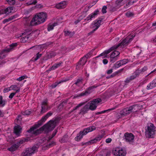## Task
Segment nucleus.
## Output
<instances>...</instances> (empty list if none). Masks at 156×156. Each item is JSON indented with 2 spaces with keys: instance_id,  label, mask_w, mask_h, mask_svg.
Segmentation results:
<instances>
[{
  "instance_id": "a18cd8bd",
  "label": "nucleus",
  "mask_w": 156,
  "mask_h": 156,
  "mask_svg": "<svg viewBox=\"0 0 156 156\" xmlns=\"http://www.w3.org/2000/svg\"><path fill=\"white\" fill-rule=\"evenodd\" d=\"M107 9V7L106 6H104L103 7L102 11V12L103 13H105L106 12V10Z\"/></svg>"
},
{
  "instance_id": "5701e85b",
  "label": "nucleus",
  "mask_w": 156,
  "mask_h": 156,
  "mask_svg": "<svg viewBox=\"0 0 156 156\" xmlns=\"http://www.w3.org/2000/svg\"><path fill=\"white\" fill-rule=\"evenodd\" d=\"M18 144H16L12 145L10 147L8 148L7 150L11 152H13L16 151L19 147V145Z\"/></svg>"
},
{
  "instance_id": "ea45409f",
  "label": "nucleus",
  "mask_w": 156,
  "mask_h": 156,
  "mask_svg": "<svg viewBox=\"0 0 156 156\" xmlns=\"http://www.w3.org/2000/svg\"><path fill=\"white\" fill-rule=\"evenodd\" d=\"M67 140V136H65L62 138L61 139L60 141L61 143H63L66 142Z\"/></svg>"
},
{
  "instance_id": "c85d7f7f",
  "label": "nucleus",
  "mask_w": 156,
  "mask_h": 156,
  "mask_svg": "<svg viewBox=\"0 0 156 156\" xmlns=\"http://www.w3.org/2000/svg\"><path fill=\"white\" fill-rule=\"evenodd\" d=\"M16 18V16H13L9 17L8 18L6 19H5L3 21V23H6L8 22L11 21L13 19H15Z\"/></svg>"
},
{
  "instance_id": "2f4dec72",
  "label": "nucleus",
  "mask_w": 156,
  "mask_h": 156,
  "mask_svg": "<svg viewBox=\"0 0 156 156\" xmlns=\"http://www.w3.org/2000/svg\"><path fill=\"white\" fill-rule=\"evenodd\" d=\"M41 54H40L39 53H38L34 57H33V58H32V60L34 61H36L41 57Z\"/></svg>"
},
{
  "instance_id": "e433bc0d",
  "label": "nucleus",
  "mask_w": 156,
  "mask_h": 156,
  "mask_svg": "<svg viewBox=\"0 0 156 156\" xmlns=\"http://www.w3.org/2000/svg\"><path fill=\"white\" fill-rule=\"evenodd\" d=\"M37 3L36 0H34L33 1H31L29 2H28L26 4L28 5H35Z\"/></svg>"
},
{
  "instance_id": "680f3d73",
  "label": "nucleus",
  "mask_w": 156,
  "mask_h": 156,
  "mask_svg": "<svg viewBox=\"0 0 156 156\" xmlns=\"http://www.w3.org/2000/svg\"><path fill=\"white\" fill-rule=\"evenodd\" d=\"M107 111V110H104L103 111H102L99 112V114L103 113H105Z\"/></svg>"
},
{
  "instance_id": "aec40b11",
  "label": "nucleus",
  "mask_w": 156,
  "mask_h": 156,
  "mask_svg": "<svg viewBox=\"0 0 156 156\" xmlns=\"http://www.w3.org/2000/svg\"><path fill=\"white\" fill-rule=\"evenodd\" d=\"M102 137V136H99L89 141L88 142V144H91L96 143L99 141Z\"/></svg>"
},
{
  "instance_id": "7c9ffc66",
  "label": "nucleus",
  "mask_w": 156,
  "mask_h": 156,
  "mask_svg": "<svg viewBox=\"0 0 156 156\" xmlns=\"http://www.w3.org/2000/svg\"><path fill=\"white\" fill-rule=\"evenodd\" d=\"M6 12V14H8L12 12L13 10V7H9L5 9Z\"/></svg>"
},
{
  "instance_id": "58836bf2",
  "label": "nucleus",
  "mask_w": 156,
  "mask_h": 156,
  "mask_svg": "<svg viewBox=\"0 0 156 156\" xmlns=\"http://www.w3.org/2000/svg\"><path fill=\"white\" fill-rule=\"evenodd\" d=\"M26 141L25 140H24L23 139H21L16 144H18V145H19V147L20 146V145L21 144H22L23 143L25 142V141Z\"/></svg>"
},
{
  "instance_id": "6e6552de",
  "label": "nucleus",
  "mask_w": 156,
  "mask_h": 156,
  "mask_svg": "<svg viewBox=\"0 0 156 156\" xmlns=\"http://www.w3.org/2000/svg\"><path fill=\"white\" fill-rule=\"evenodd\" d=\"M101 101V99L97 98L90 101L87 103L90 110H95L98 105Z\"/></svg>"
},
{
  "instance_id": "864d4df0",
  "label": "nucleus",
  "mask_w": 156,
  "mask_h": 156,
  "mask_svg": "<svg viewBox=\"0 0 156 156\" xmlns=\"http://www.w3.org/2000/svg\"><path fill=\"white\" fill-rule=\"evenodd\" d=\"M57 133V130H55L53 132V134L52 135V136L51 138H50L49 139H51L52 137H53L55 135V134H56V133Z\"/></svg>"
},
{
  "instance_id": "6ab92c4d",
  "label": "nucleus",
  "mask_w": 156,
  "mask_h": 156,
  "mask_svg": "<svg viewBox=\"0 0 156 156\" xmlns=\"http://www.w3.org/2000/svg\"><path fill=\"white\" fill-rule=\"evenodd\" d=\"M22 35L23 37L20 39V41L21 42L24 43L28 41L30 34H26L25 33H23Z\"/></svg>"
},
{
  "instance_id": "f8f14e48",
  "label": "nucleus",
  "mask_w": 156,
  "mask_h": 156,
  "mask_svg": "<svg viewBox=\"0 0 156 156\" xmlns=\"http://www.w3.org/2000/svg\"><path fill=\"white\" fill-rule=\"evenodd\" d=\"M124 136L126 141L130 144L133 142L134 136L132 133H126L125 134Z\"/></svg>"
},
{
  "instance_id": "393cba45",
  "label": "nucleus",
  "mask_w": 156,
  "mask_h": 156,
  "mask_svg": "<svg viewBox=\"0 0 156 156\" xmlns=\"http://www.w3.org/2000/svg\"><path fill=\"white\" fill-rule=\"evenodd\" d=\"M57 25V23H49L48 25L47 28L48 30L49 31L52 30L54 29V27Z\"/></svg>"
},
{
  "instance_id": "bf43d9fd",
  "label": "nucleus",
  "mask_w": 156,
  "mask_h": 156,
  "mask_svg": "<svg viewBox=\"0 0 156 156\" xmlns=\"http://www.w3.org/2000/svg\"><path fill=\"white\" fill-rule=\"evenodd\" d=\"M70 33L69 31H65V34L66 36H67V35H69Z\"/></svg>"
},
{
  "instance_id": "6e6d98bb",
  "label": "nucleus",
  "mask_w": 156,
  "mask_h": 156,
  "mask_svg": "<svg viewBox=\"0 0 156 156\" xmlns=\"http://www.w3.org/2000/svg\"><path fill=\"white\" fill-rule=\"evenodd\" d=\"M102 62L104 64L106 65L108 63V61L107 59H105L103 60Z\"/></svg>"
},
{
  "instance_id": "79ce46f5",
  "label": "nucleus",
  "mask_w": 156,
  "mask_h": 156,
  "mask_svg": "<svg viewBox=\"0 0 156 156\" xmlns=\"http://www.w3.org/2000/svg\"><path fill=\"white\" fill-rule=\"evenodd\" d=\"M11 90V89L10 86L9 87L4 88L3 90V92L4 93H6Z\"/></svg>"
},
{
  "instance_id": "4468645a",
  "label": "nucleus",
  "mask_w": 156,
  "mask_h": 156,
  "mask_svg": "<svg viewBox=\"0 0 156 156\" xmlns=\"http://www.w3.org/2000/svg\"><path fill=\"white\" fill-rule=\"evenodd\" d=\"M41 113L43 114L47 111L48 110L50 109V108L48 107L47 105V101L45 100L43 101L41 104Z\"/></svg>"
},
{
  "instance_id": "4be33fe9",
  "label": "nucleus",
  "mask_w": 156,
  "mask_h": 156,
  "mask_svg": "<svg viewBox=\"0 0 156 156\" xmlns=\"http://www.w3.org/2000/svg\"><path fill=\"white\" fill-rule=\"evenodd\" d=\"M63 63L62 62H60L58 63H57L54 65L48 70V71H50L51 70H54L57 68L60 67L62 66Z\"/></svg>"
},
{
  "instance_id": "f3484780",
  "label": "nucleus",
  "mask_w": 156,
  "mask_h": 156,
  "mask_svg": "<svg viewBox=\"0 0 156 156\" xmlns=\"http://www.w3.org/2000/svg\"><path fill=\"white\" fill-rule=\"evenodd\" d=\"M156 87V78L148 84L147 87V89L148 90L153 89Z\"/></svg>"
},
{
  "instance_id": "052dcab7",
  "label": "nucleus",
  "mask_w": 156,
  "mask_h": 156,
  "mask_svg": "<svg viewBox=\"0 0 156 156\" xmlns=\"http://www.w3.org/2000/svg\"><path fill=\"white\" fill-rule=\"evenodd\" d=\"M156 71V68L154 70L152 71L150 73H149L147 76L146 77H147V76H149L150 74L153 73L154 72Z\"/></svg>"
},
{
  "instance_id": "2eb2a0df",
  "label": "nucleus",
  "mask_w": 156,
  "mask_h": 156,
  "mask_svg": "<svg viewBox=\"0 0 156 156\" xmlns=\"http://www.w3.org/2000/svg\"><path fill=\"white\" fill-rule=\"evenodd\" d=\"M119 51H115L111 53L110 55V61L114 62L118 59V57L119 55Z\"/></svg>"
},
{
  "instance_id": "9d476101",
  "label": "nucleus",
  "mask_w": 156,
  "mask_h": 156,
  "mask_svg": "<svg viewBox=\"0 0 156 156\" xmlns=\"http://www.w3.org/2000/svg\"><path fill=\"white\" fill-rule=\"evenodd\" d=\"M38 147L34 146L32 147L27 149L22 154V156H31L37 151Z\"/></svg>"
},
{
  "instance_id": "4c0bfd02",
  "label": "nucleus",
  "mask_w": 156,
  "mask_h": 156,
  "mask_svg": "<svg viewBox=\"0 0 156 156\" xmlns=\"http://www.w3.org/2000/svg\"><path fill=\"white\" fill-rule=\"evenodd\" d=\"M134 77L133 76H131L129 78H128L126 79V80H125V81L126 83H128L130 81L134 79Z\"/></svg>"
},
{
  "instance_id": "e2e57ef3",
  "label": "nucleus",
  "mask_w": 156,
  "mask_h": 156,
  "mask_svg": "<svg viewBox=\"0 0 156 156\" xmlns=\"http://www.w3.org/2000/svg\"><path fill=\"white\" fill-rule=\"evenodd\" d=\"M82 18H81V19H80L79 20H77V21H75V24H77L78 23L80 22V21L81 20V19H82Z\"/></svg>"
},
{
  "instance_id": "37998d69",
  "label": "nucleus",
  "mask_w": 156,
  "mask_h": 156,
  "mask_svg": "<svg viewBox=\"0 0 156 156\" xmlns=\"http://www.w3.org/2000/svg\"><path fill=\"white\" fill-rule=\"evenodd\" d=\"M31 113V112L29 110H27L23 113V114L24 115H29Z\"/></svg>"
},
{
  "instance_id": "bb28decb",
  "label": "nucleus",
  "mask_w": 156,
  "mask_h": 156,
  "mask_svg": "<svg viewBox=\"0 0 156 156\" xmlns=\"http://www.w3.org/2000/svg\"><path fill=\"white\" fill-rule=\"evenodd\" d=\"M132 108V112H137L140 109V106L137 105H136L131 106Z\"/></svg>"
},
{
  "instance_id": "5fc2aeb1",
  "label": "nucleus",
  "mask_w": 156,
  "mask_h": 156,
  "mask_svg": "<svg viewBox=\"0 0 156 156\" xmlns=\"http://www.w3.org/2000/svg\"><path fill=\"white\" fill-rule=\"evenodd\" d=\"M112 141V139L110 138H108L106 140V142L107 143H110Z\"/></svg>"
},
{
  "instance_id": "72a5a7b5",
  "label": "nucleus",
  "mask_w": 156,
  "mask_h": 156,
  "mask_svg": "<svg viewBox=\"0 0 156 156\" xmlns=\"http://www.w3.org/2000/svg\"><path fill=\"white\" fill-rule=\"evenodd\" d=\"M5 101L2 100V96H0V106H4L5 105Z\"/></svg>"
},
{
  "instance_id": "20e7f679",
  "label": "nucleus",
  "mask_w": 156,
  "mask_h": 156,
  "mask_svg": "<svg viewBox=\"0 0 156 156\" xmlns=\"http://www.w3.org/2000/svg\"><path fill=\"white\" fill-rule=\"evenodd\" d=\"M52 115V113L51 112H48L45 115L43 116L41 119L38 122L35 124L33 126L31 127L30 129L28 131V132L32 134L35 135V132L37 131V130H38L37 128L44 122L47 119Z\"/></svg>"
},
{
  "instance_id": "1a4fd4ad",
  "label": "nucleus",
  "mask_w": 156,
  "mask_h": 156,
  "mask_svg": "<svg viewBox=\"0 0 156 156\" xmlns=\"http://www.w3.org/2000/svg\"><path fill=\"white\" fill-rule=\"evenodd\" d=\"M91 54V53L89 52L85 56L81 58L80 62L78 63V64L76 66V69H79L80 68H82L83 66L86 63L87 61V58H90Z\"/></svg>"
},
{
  "instance_id": "cd10ccee",
  "label": "nucleus",
  "mask_w": 156,
  "mask_h": 156,
  "mask_svg": "<svg viewBox=\"0 0 156 156\" xmlns=\"http://www.w3.org/2000/svg\"><path fill=\"white\" fill-rule=\"evenodd\" d=\"M84 103L82 102L78 104L76 106L74 107L72 110H71V112H75L79 108L84 104Z\"/></svg>"
},
{
  "instance_id": "f704fd0d",
  "label": "nucleus",
  "mask_w": 156,
  "mask_h": 156,
  "mask_svg": "<svg viewBox=\"0 0 156 156\" xmlns=\"http://www.w3.org/2000/svg\"><path fill=\"white\" fill-rule=\"evenodd\" d=\"M27 78V76L26 75H24L23 76H21L19 77V78L16 79V80L19 81H21L25 79H26Z\"/></svg>"
},
{
  "instance_id": "dca6fc26",
  "label": "nucleus",
  "mask_w": 156,
  "mask_h": 156,
  "mask_svg": "<svg viewBox=\"0 0 156 156\" xmlns=\"http://www.w3.org/2000/svg\"><path fill=\"white\" fill-rule=\"evenodd\" d=\"M67 5V2L65 1H63L56 4L55 5V7L58 9H62L66 8Z\"/></svg>"
},
{
  "instance_id": "c03bdc74",
  "label": "nucleus",
  "mask_w": 156,
  "mask_h": 156,
  "mask_svg": "<svg viewBox=\"0 0 156 156\" xmlns=\"http://www.w3.org/2000/svg\"><path fill=\"white\" fill-rule=\"evenodd\" d=\"M120 62L122 63V65H125L127 63L128 60L127 59H124L123 60H120Z\"/></svg>"
},
{
  "instance_id": "b1692460",
  "label": "nucleus",
  "mask_w": 156,
  "mask_h": 156,
  "mask_svg": "<svg viewBox=\"0 0 156 156\" xmlns=\"http://www.w3.org/2000/svg\"><path fill=\"white\" fill-rule=\"evenodd\" d=\"M11 90L15 91V93H17L20 92V87L16 85H12L10 86Z\"/></svg>"
},
{
  "instance_id": "8fccbe9b",
  "label": "nucleus",
  "mask_w": 156,
  "mask_h": 156,
  "mask_svg": "<svg viewBox=\"0 0 156 156\" xmlns=\"http://www.w3.org/2000/svg\"><path fill=\"white\" fill-rule=\"evenodd\" d=\"M126 16L128 17H131L133 16V14L131 12H127L126 13Z\"/></svg>"
},
{
  "instance_id": "c9c22d12",
  "label": "nucleus",
  "mask_w": 156,
  "mask_h": 156,
  "mask_svg": "<svg viewBox=\"0 0 156 156\" xmlns=\"http://www.w3.org/2000/svg\"><path fill=\"white\" fill-rule=\"evenodd\" d=\"M109 154V153L107 154L106 151H103L100 153L99 156H108Z\"/></svg>"
},
{
  "instance_id": "3c124183",
  "label": "nucleus",
  "mask_w": 156,
  "mask_h": 156,
  "mask_svg": "<svg viewBox=\"0 0 156 156\" xmlns=\"http://www.w3.org/2000/svg\"><path fill=\"white\" fill-rule=\"evenodd\" d=\"M61 82L60 81V82H58V83H56L55 84L53 85H52L51 86L52 87V88H55V87H56L57 86V85L59 84Z\"/></svg>"
},
{
  "instance_id": "a19ab883",
  "label": "nucleus",
  "mask_w": 156,
  "mask_h": 156,
  "mask_svg": "<svg viewBox=\"0 0 156 156\" xmlns=\"http://www.w3.org/2000/svg\"><path fill=\"white\" fill-rule=\"evenodd\" d=\"M8 3L10 5H13L15 3V0H6Z\"/></svg>"
},
{
  "instance_id": "412c9836",
  "label": "nucleus",
  "mask_w": 156,
  "mask_h": 156,
  "mask_svg": "<svg viewBox=\"0 0 156 156\" xmlns=\"http://www.w3.org/2000/svg\"><path fill=\"white\" fill-rule=\"evenodd\" d=\"M132 108L131 107L129 108H125L123 109L121 112V114L123 115H127L132 112Z\"/></svg>"
},
{
  "instance_id": "9b49d317",
  "label": "nucleus",
  "mask_w": 156,
  "mask_h": 156,
  "mask_svg": "<svg viewBox=\"0 0 156 156\" xmlns=\"http://www.w3.org/2000/svg\"><path fill=\"white\" fill-rule=\"evenodd\" d=\"M101 21L99 20L93 22L91 24L90 27L93 29L89 33V34L90 35L93 33L99 28L101 25Z\"/></svg>"
},
{
  "instance_id": "0e129e2a",
  "label": "nucleus",
  "mask_w": 156,
  "mask_h": 156,
  "mask_svg": "<svg viewBox=\"0 0 156 156\" xmlns=\"http://www.w3.org/2000/svg\"><path fill=\"white\" fill-rule=\"evenodd\" d=\"M114 76V75H111L110 76H108L107 77V78H111V77H112Z\"/></svg>"
},
{
  "instance_id": "39448f33",
  "label": "nucleus",
  "mask_w": 156,
  "mask_h": 156,
  "mask_svg": "<svg viewBox=\"0 0 156 156\" xmlns=\"http://www.w3.org/2000/svg\"><path fill=\"white\" fill-rule=\"evenodd\" d=\"M145 129L147 137L148 138H153L156 131V127L152 123L148 122L146 126Z\"/></svg>"
},
{
  "instance_id": "f03ea898",
  "label": "nucleus",
  "mask_w": 156,
  "mask_h": 156,
  "mask_svg": "<svg viewBox=\"0 0 156 156\" xmlns=\"http://www.w3.org/2000/svg\"><path fill=\"white\" fill-rule=\"evenodd\" d=\"M48 16L45 12H40L34 16L30 22L31 26H34L43 23L47 19Z\"/></svg>"
},
{
  "instance_id": "7ed1b4c3",
  "label": "nucleus",
  "mask_w": 156,
  "mask_h": 156,
  "mask_svg": "<svg viewBox=\"0 0 156 156\" xmlns=\"http://www.w3.org/2000/svg\"><path fill=\"white\" fill-rule=\"evenodd\" d=\"M56 125V121L51 120L42 127L38 129V130H37V131L35 132V135H38L43 131L45 132L52 130L55 127Z\"/></svg>"
},
{
  "instance_id": "603ef678",
  "label": "nucleus",
  "mask_w": 156,
  "mask_h": 156,
  "mask_svg": "<svg viewBox=\"0 0 156 156\" xmlns=\"http://www.w3.org/2000/svg\"><path fill=\"white\" fill-rule=\"evenodd\" d=\"M113 72V70L112 69H111L109 70H108L106 73L108 74H111Z\"/></svg>"
},
{
  "instance_id": "0eeeda50",
  "label": "nucleus",
  "mask_w": 156,
  "mask_h": 156,
  "mask_svg": "<svg viewBox=\"0 0 156 156\" xmlns=\"http://www.w3.org/2000/svg\"><path fill=\"white\" fill-rule=\"evenodd\" d=\"M112 152L115 156H125L126 154V151L125 149L121 147L115 148Z\"/></svg>"
},
{
  "instance_id": "423d86ee",
  "label": "nucleus",
  "mask_w": 156,
  "mask_h": 156,
  "mask_svg": "<svg viewBox=\"0 0 156 156\" xmlns=\"http://www.w3.org/2000/svg\"><path fill=\"white\" fill-rule=\"evenodd\" d=\"M96 129V127L94 126L89 127L83 130V131H80L75 138V140L78 141L82 138L83 135H86L88 133L92 132Z\"/></svg>"
},
{
  "instance_id": "4d7b16f0",
  "label": "nucleus",
  "mask_w": 156,
  "mask_h": 156,
  "mask_svg": "<svg viewBox=\"0 0 156 156\" xmlns=\"http://www.w3.org/2000/svg\"><path fill=\"white\" fill-rule=\"evenodd\" d=\"M147 69V66H144L143 68H142V72H145L146 71Z\"/></svg>"
},
{
  "instance_id": "ddd939ff",
  "label": "nucleus",
  "mask_w": 156,
  "mask_h": 156,
  "mask_svg": "<svg viewBox=\"0 0 156 156\" xmlns=\"http://www.w3.org/2000/svg\"><path fill=\"white\" fill-rule=\"evenodd\" d=\"M98 10L96 9L94 12L90 14L85 19V21L86 22H89L92 20L94 19L98 13Z\"/></svg>"
},
{
  "instance_id": "13d9d810",
  "label": "nucleus",
  "mask_w": 156,
  "mask_h": 156,
  "mask_svg": "<svg viewBox=\"0 0 156 156\" xmlns=\"http://www.w3.org/2000/svg\"><path fill=\"white\" fill-rule=\"evenodd\" d=\"M42 5L41 4H39L38 5H37L35 6V7L37 8H40L42 7Z\"/></svg>"
},
{
  "instance_id": "f257e3e1",
  "label": "nucleus",
  "mask_w": 156,
  "mask_h": 156,
  "mask_svg": "<svg viewBox=\"0 0 156 156\" xmlns=\"http://www.w3.org/2000/svg\"><path fill=\"white\" fill-rule=\"evenodd\" d=\"M134 34H131L122 40L121 42L117 45L113 46L110 49L105 51L103 52L101 54L97 57L102 56V58L106 57L108 54L112 50H115L118 48H123L127 45L132 41L133 39L135 37Z\"/></svg>"
},
{
  "instance_id": "69168bd1",
  "label": "nucleus",
  "mask_w": 156,
  "mask_h": 156,
  "mask_svg": "<svg viewBox=\"0 0 156 156\" xmlns=\"http://www.w3.org/2000/svg\"><path fill=\"white\" fill-rule=\"evenodd\" d=\"M152 26H156V22L153 23Z\"/></svg>"
},
{
  "instance_id": "de8ad7c7",
  "label": "nucleus",
  "mask_w": 156,
  "mask_h": 156,
  "mask_svg": "<svg viewBox=\"0 0 156 156\" xmlns=\"http://www.w3.org/2000/svg\"><path fill=\"white\" fill-rule=\"evenodd\" d=\"M16 93H12L9 95V98L10 99H12L13 97L14 96V95L16 94Z\"/></svg>"
},
{
  "instance_id": "774afa93",
  "label": "nucleus",
  "mask_w": 156,
  "mask_h": 156,
  "mask_svg": "<svg viewBox=\"0 0 156 156\" xmlns=\"http://www.w3.org/2000/svg\"><path fill=\"white\" fill-rule=\"evenodd\" d=\"M48 145V147H50L51 146L52 144H51L49 143Z\"/></svg>"
},
{
  "instance_id": "a211bd4d",
  "label": "nucleus",
  "mask_w": 156,
  "mask_h": 156,
  "mask_svg": "<svg viewBox=\"0 0 156 156\" xmlns=\"http://www.w3.org/2000/svg\"><path fill=\"white\" fill-rule=\"evenodd\" d=\"M22 128L19 126H16L14 127V133L17 136L20 135L21 132Z\"/></svg>"
},
{
  "instance_id": "a878e982",
  "label": "nucleus",
  "mask_w": 156,
  "mask_h": 156,
  "mask_svg": "<svg viewBox=\"0 0 156 156\" xmlns=\"http://www.w3.org/2000/svg\"><path fill=\"white\" fill-rule=\"evenodd\" d=\"M90 110L89 106L87 104L84 107L81 109L80 111V113H85Z\"/></svg>"
},
{
  "instance_id": "c756f323",
  "label": "nucleus",
  "mask_w": 156,
  "mask_h": 156,
  "mask_svg": "<svg viewBox=\"0 0 156 156\" xmlns=\"http://www.w3.org/2000/svg\"><path fill=\"white\" fill-rule=\"evenodd\" d=\"M122 65V63L120 62V61L117 62L115 63L113 66V68L115 69L117 68Z\"/></svg>"
},
{
  "instance_id": "49530a36",
  "label": "nucleus",
  "mask_w": 156,
  "mask_h": 156,
  "mask_svg": "<svg viewBox=\"0 0 156 156\" xmlns=\"http://www.w3.org/2000/svg\"><path fill=\"white\" fill-rule=\"evenodd\" d=\"M6 12L5 9H2L0 10V15L6 14Z\"/></svg>"
},
{
  "instance_id": "473e14b6",
  "label": "nucleus",
  "mask_w": 156,
  "mask_h": 156,
  "mask_svg": "<svg viewBox=\"0 0 156 156\" xmlns=\"http://www.w3.org/2000/svg\"><path fill=\"white\" fill-rule=\"evenodd\" d=\"M56 55V53L54 51H52L48 55V58H50L54 57Z\"/></svg>"
},
{
  "instance_id": "09e8293b",
  "label": "nucleus",
  "mask_w": 156,
  "mask_h": 156,
  "mask_svg": "<svg viewBox=\"0 0 156 156\" xmlns=\"http://www.w3.org/2000/svg\"><path fill=\"white\" fill-rule=\"evenodd\" d=\"M90 93V92H88L87 91H86L84 93H81L80 94V96H83L85 95H87L88 94H89Z\"/></svg>"
},
{
  "instance_id": "338daca9",
  "label": "nucleus",
  "mask_w": 156,
  "mask_h": 156,
  "mask_svg": "<svg viewBox=\"0 0 156 156\" xmlns=\"http://www.w3.org/2000/svg\"><path fill=\"white\" fill-rule=\"evenodd\" d=\"M21 119V118H20V116H18L17 118L16 119V120H20V119Z\"/></svg>"
}]
</instances>
